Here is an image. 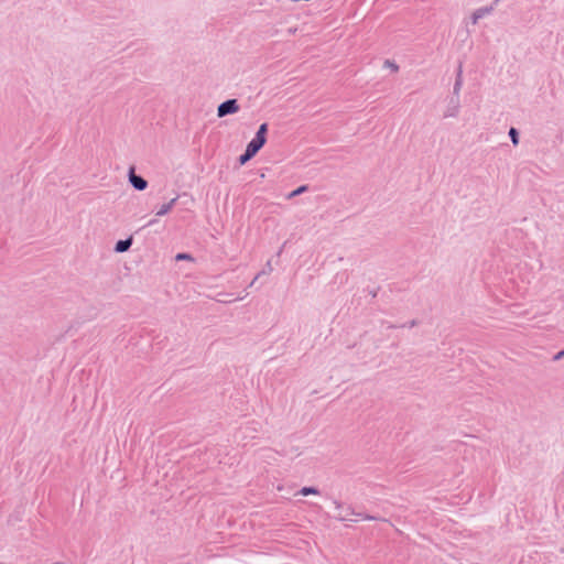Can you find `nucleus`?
Segmentation results:
<instances>
[{
    "instance_id": "f257e3e1",
    "label": "nucleus",
    "mask_w": 564,
    "mask_h": 564,
    "mask_svg": "<svg viewBox=\"0 0 564 564\" xmlns=\"http://www.w3.org/2000/svg\"><path fill=\"white\" fill-rule=\"evenodd\" d=\"M238 110H239V105H238L237 99H228L218 106L217 116L219 118H223L227 115L236 113V112H238Z\"/></svg>"
},
{
    "instance_id": "f03ea898",
    "label": "nucleus",
    "mask_w": 564,
    "mask_h": 564,
    "mask_svg": "<svg viewBox=\"0 0 564 564\" xmlns=\"http://www.w3.org/2000/svg\"><path fill=\"white\" fill-rule=\"evenodd\" d=\"M128 177H129L130 184L137 191H144L147 188L148 182L142 176L135 174L134 166H131L129 169Z\"/></svg>"
},
{
    "instance_id": "7ed1b4c3",
    "label": "nucleus",
    "mask_w": 564,
    "mask_h": 564,
    "mask_svg": "<svg viewBox=\"0 0 564 564\" xmlns=\"http://www.w3.org/2000/svg\"><path fill=\"white\" fill-rule=\"evenodd\" d=\"M499 0H496L494 4H490V6H487V7H481L477 10H475L470 17V22L471 24H477L478 21L489 14H491L495 10V4L498 2Z\"/></svg>"
},
{
    "instance_id": "20e7f679",
    "label": "nucleus",
    "mask_w": 564,
    "mask_h": 564,
    "mask_svg": "<svg viewBox=\"0 0 564 564\" xmlns=\"http://www.w3.org/2000/svg\"><path fill=\"white\" fill-rule=\"evenodd\" d=\"M459 108H460L459 98L452 97L451 100L448 101L446 109L444 110V113H443L444 118L457 117V115L459 112Z\"/></svg>"
},
{
    "instance_id": "39448f33",
    "label": "nucleus",
    "mask_w": 564,
    "mask_h": 564,
    "mask_svg": "<svg viewBox=\"0 0 564 564\" xmlns=\"http://www.w3.org/2000/svg\"><path fill=\"white\" fill-rule=\"evenodd\" d=\"M267 139H261L257 135L247 144V149L257 154L259 150L265 144Z\"/></svg>"
},
{
    "instance_id": "423d86ee",
    "label": "nucleus",
    "mask_w": 564,
    "mask_h": 564,
    "mask_svg": "<svg viewBox=\"0 0 564 564\" xmlns=\"http://www.w3.org/2000/svg\"><path fill=\"white\" fill-rule=\"evenodd\" d=\"M463 86V68L462 65H459L457 69L456 80L453 88V97L459 98V93Z\"/></svg>"
},
{
    "instance_id": "0eeeda50",
    "label": "nucleus",
    "mask_w": 564,
    "mask_h": 564,
    "mask_svg": "<svg viewBox=\"0 0 564 564\" xmlns=\"http://www.w3.org/2000/svg\"><path fill=\"white\" fill-rule=\"evenodd\" d=\"M131 245H132V238L131 237L128 238V239L118 240L116 246H115V251L119 252V253L126 252V251L129 250Z\"/></svg>"
},
{
    "instance_id": "6e6552de",
    "label": "nucleus",
    "mask_w": 564,
    "mask_h": 564,
    "mask_svg": "<svg viewBox=\"0 0 564 564\" xmlns=\"http://www.w3.org/2000/svg\"><path fill=\"white\" fill-rule=\"evenodd\" d=\"M177 196L172 198L169 203H165L163 204L159 209L158 212L155 213L156 216L161 217V216H164L166 215L175 205L176 200H177Z\"/></svg>"
},
{
    "instance_id": "1a4fd4ad",
    "label": "nucleus",
    "mask_w": 564,
    "mask_h": 564,
    "mask_svg": "<svg viewBox=\"0 0 564 564\" xmlns=\"http://www.w3.org/2000/svg\"><path fill=\"white\" fill-rule=\"evenodd\" d=\"M254 155H256V154H254L253 152H251L250 150H248V149L246 148L245 153H243V154H241V155L239 156V163H240L241 165H243V164H246L249 160H251Z\"/></svg>"
},
{
    "instance_id": "9d476101",
    "label": "nucleus",
    "mask_w": 564,
    "mask_h": 564,
    "mask_svg": "<svg viewBox=\"0 0 564 564\" xmlns=\"http://www.w3.org/2000/svg\"><path fill=\"white\" fill-rule=\"evenodd\" d=\"M308 189V186L307 185H302L300 187H297L296 189L292 191L289 195H288V199H292L305 192H307Z\"/></svg>"
},
{
    "instance_id": "9b49d317",
    "label": "nucleus",
    "mask_w": 564,
    "mask_h": 564,
    "mask_svg": "<svg viewBox=\"0 0 564 564\" xmlns=\"http://www.w3.org/2000/svg\"><path fill=\"white\" fill-rule=\"evenodd\" d=\"M509 137L514 147L519 144V132L516 128H510Z\"/></svg>"
},
{
    "instance_id": "f8f14e48",
    "label": "nucleus",
    "mask_w": 564,
    "mask_h": 564,
    "mask_svg": "<svg viewBox=\"0 0 564 564\" xmlns=\"http://www.w3.org/2000/svg\"><path fill=\"white\" fill-rule=\"evenodd\" d=\"M267 132H268V124L267 123H262V124H260L256 135L261 138V139H267Z\"/></svg>"
},
{
    "instance_id": "ddd939ff",
    "label": "nucleus",
    "mask_w": 564,
    "mask_h": 564,
    "mask_svg": "<svg viewBox=\"0 0 564 564\" xmlns=\"http://www.w3.org/2000/svg\"><path fill=\"white\" fill-rule=\"evenodd\" d=\"M317 494H318V490L314 487H303L300 490V495H302V496L317 495Z\"/></svg>"
},
{
    "instance_id": "4468645a",
    "label": "nucleus",
    "mask_w": 564,
    "mask_h": 564,
    "mask_svg": "<svg viewBox=\"0 0 564 564\" xmlns=\"http://www.w3.org/2000/svg\"><path fill=\"white\" fill-rule=\"evenodd\" d=\"M384 66L386 67H390L394 72L399 70V66L394 62H392L390 59L384 61Z\"/></svg>"
},
{
    "instance_id": "2eb2a0df",
    "label": "nucleus",
    "mask_w": 564,
    "mask_h": 564,
    "mask_svg": "<svg viewBox=\"0 0 564 564\" xmlns=\"http://www.w3.org/2000/svg\"><path fill=\"white\" fill-rule=\"evenodd\" d=\"M175 259L177 261H180V260H192V257L188 253H178V254H176Z\"/></svg>"
},
{
    "instance_id": "dca6fc26",
    "label": "nucleus",
    "mask_w": 564,
    "mask_h": 564,
    "mask_svg": "<svg viewBox=\"0 0 564 564\" xmlns=\"http://www.w3.org/2000/svg\"><path fill=\"white\" fill-rule=\"evenodd\" d=\"M350 514H355V512L351 511ZM356 516L361 517L365 520H378V518L373 517V516H368V514L367 516H362L361 513H356Z\"/></svg>"
},
{
    "instance_id": "f3484780",
    "label": "nucleus",
    "mask_w": 564,
    "mask_h": 564,
    "mask_svg": "<svg viewBox=\"0 0 564 564\" xmlns=\"http://www.w3.org/2000/svg\"><path fill=\"white\" fill-rule=\"evenodd\" d=\"M272 270H273V268H272V265H271V261H268V262L265 263V270H263V271H262V272H260V273H261V274L270 273V272H272Z\"/></svg>"
},
{
    "instance_id": "a211bd4d",
    "label": "nucleus",
    "mask_w": 564,
    "mask_h": 564,
    "mask_svg": "<svg viewBox=\"0 0 564 564\" xmlns=\"http://www.w3.org/2000/svg\"><path fill=\"white\" fill-rule=\"evenodd\" d=\"M563 357H564V350H561V351H558V352L555 355L554 359H555V360H560V359H561V358H563Z\"/></svg>"
},
{
    "instance_id": "6ab92c4d",
    "label": "nucleus",
    "mask_w": 564,
    "mask_h": 564,
    "mask_svg": "<svg viewBox=\"0 0 564 564\" xmlns=\"http://www.w3.org/2000/svg\"><path fill=\"white\" fill-rule=\"evenodd\" d=\"M261 275V273H258L254 279L251 281V283L249 284V286H253L256 284V281L259 279V276Z\"/></svg>"
},
{
    "instance_id": "aec40b11",
    "label": "nucleus",
    "mask_w": 564,
    "mask_h": 564,
    "mask_svg": "<svg viewBox=\"0 0 564 564\" xmlns=\"http://www.w3.org/2000/svg\"><path fill=\"white\" fill-rule=\"evenodd\" d=\"M243 296H239L237 297V300H242ZM220 302H232V301H236V299H232V300H219Z\"/></svg>"
},
{
    "instance_id": "412c9836",
    "label": "nucleus",
    "mask_w": 564,
    "mask_h": 564,
    "mask_svg": "<svg viewBox=\"0 0 564 564\" xmlns=\"http://www.w3.org/2000/svg\"><path fill=\"white\" fill-rule=\"evenodd\" d=\"M337 519L340 520V521H345V520H347V516H343V514L339 513L337 516Z\"/></svg>"
},
{
    "instance_id": "4be33fe9",
    "label": "nucleus",
    "mask_w": 564,
    "mask_h": 564,
    "mask_svg": "<svg viewBox=\"0 0 564 564\" xmlns=\"http://www.w3.org/2000/svg\"><path fill=\"white\" fill-rule=\"evenodd\" d=\"M284 246H285V242L282 245V247L280 249H278V256H280L282 253Z\"/></svg>"
},
{
    "instance_id": "5701e85b",
    "label": "nucleus",
    "mask_w": 564,
    "mask_h": 564,
    "mask_svg": "<svg viewBox=\"0 0 564 564\" xmlns=\"http://www.w3.org/2000/svg\"><path fill=\"white\" fill-rule=\"evenodd\" d=\"M334 505L337 509H340L341 508V505L338 502V501H334Z\"/></svg>"
},
{
    "instance_id": "b1692460",
    "label": "nucleus",
    "mask_w": 564,
    "mask_h": 564,
    "mask_svg": "<svg viewBox=\"0 0 564 564\" xmlns=\"http://www.w3.org/2000/svg\"><path fill=\"white\" fill-rule=\"evenodd\" d=\"M415 325H416V322H415V321H412V322L410 323V327H413V326H415Z\"/></svg>"
}]
</instances>
